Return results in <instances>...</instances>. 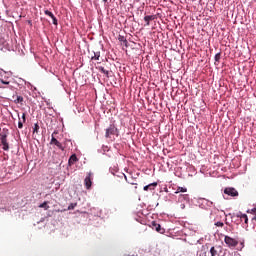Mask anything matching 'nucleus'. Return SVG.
Segmentation results:
<instances>
[{
  "mask_svg": "<svg viewBox=\"0 0 256 256\" xmlns=\"http://www.w3.org/2000/svg\"><path fill=\"white\" fill-rule=\"evenodd\" d=\"M125 37L124 36H119L118 37V41H120L121 43H123L125 41Z\"/></svg>",
  "mask_w": 256,
  "mask_h": 256,
  "instance_id": "obj_27",
  "label": "nucleus"
},
{
  "mask_svg": "<svg viewBox=\"0 0 256 256\" xmlns=\"http://www.w3.org/2000/svg\"><path fill=\"white\" fill-rule=\"evenodd\" d=\"M179 199H183L184 201H189V194H181Z\"/></svg>",
  "mask_w": 256,
  "mask_h": 256,
  "instance_id": "obj_18",
  "label": "nucleus"
},
{
  "mask_svg": "<svg viewBox=\"0 0 256 256\" xmlns=\"http://www.w3.org/2000/svg\"><path fill=\"white\" fill-rule=\"evenodd\" d=\"M117 133V127H115V124H112L106 129L105 137L106 139H109L111 138V135H117Z\"/></svg>",
  "mask_w": 256,
  "mask_h": 256,
  "instance_id": "obj_1",
  "label": "nucleus"
},
{
  "mask_svg": "<svg viewBox=\"0 0 256 256\" xmlns=\"http://www.w3.org/2000/svg\"><path fill=\"white\" fill-rule=\"evenodd\" d=\"M224 225H225V224H224L223 222H216V223H215V226H216V227H224Z\"/></svg>",
  "mask_w": 256,
  "mask_h": 256,
  "instance_id": "obj_25",
  "label": "nucleus"
},
{
  "mask_svg": "<svg viewBox=\"0 0 256 256\" xmlns=\"http://www.w3.org/2000/svg\"><path fill=\"white\" fill-rule=\"evenodd\" d=\"M1 145L3 146V151H9V141L7 140V133H4L0 137Z\"/></svg>",
  "mask_w": 256,
  "mask_h": 256,
  "instance_id": "obj_3",
  "label": "nucleus"
},
{
  "mask_svg": "<svg viewBox=\"0 0 256 256\" xmlns=\"http://www.w3.org/2000/svg\"><path fill=\"white\" fill-rule=\"evenodd\" d=\"M44 13H45V15H47L48 17H51V19H52L53 17H55V15L52 14V12L49 11V10H45Z\"/></svg>",
  "mask_w": 256,
  "mask_h": 256,
  "instance_id": "obj_19",
  "label": "nucleus"
},
{
  "mask_svg": "<svg viewBox=\"0 0 256 256\" xmlns=\"http://www.w3.org/2000/svg\"><path fill=\"white\" fill-rule=\"evenodd\" d=\"M236 217H239L241 219V221H244V223H249V218L247 217V214H242L241 212H239L238 214H236Z\"/></svg>",
  "mask_w": 256,
  "mask_h": 256,
  "instance_id": "obj_11",
  "label": "nucleus"
},
{
  "mask_svg": "<svg viewBox=\"0 0 256 256\" xmlns=\"http://www.w3.org/2000/svg\"><path fill=\"white\" fill-rule=\"evenodd\" d=\"M15 103H22L23 102V97L22 96H17L16 100H14Z\"/></svg>",
  "mask_w": 256,
  "mask_h": 256,
  "instance_id": "obj_21",
  "label": "nucleus"
},
{
  "mask_svg": "<svg viewBox=\"0 0 256 256\" xmlns=\"http://www.w3.org/2000/svg\"><path fill=\"white\" fill-rule=\"evenodd\" d=\"M25 117H26V114L23 113V114H22V122H23V123H25V121H27V119H26Z\"/></svg>",
  "mask_w": 256,
  "mask_h": 256,
  "instance_id": "obj_31",
  "label": "nucleus"
},
{
  "mask_svg": "<svg viewBox=\"0 0 256 256\" xmlns=\"http://www.w3.org/2000/svg\"><path fill=\"white\" fill-rule=\"evenodd\" d=\"M0 83H2V85H9L10 82L4 79H0Z\"/></svg>",
  "mask_w": 256,
  "mask_h": 256,
  "instance_id": "obj_24",
  "label": "nucleus"
},
{
  "mask_svg": "<svg viewBox=\"0 0 256 256\" xmlns=\"http://www.w3.org/2000/svg\"><path fill=\"white\" fill-rule=\"evenodd\" d=\"M219 247H211L209 251L205 252V256H217L219 255Z\"/></svg>",
  "mask_w": 256,
  "mask_h": 256,
  "instance_id": "obj_7",
  "label": "nucleus"
},
{
  "mask_svg": "<svg viewBox=\"0 0 256 256\" xmlns=\"http://www.w3.org/2000/svg\"><path fill=\"white\" fill-rule=\"evenodd\" d=\"M23 123H25V122H23V120L19 119V122H18L19 129H23Z\"/></svg>",
  "mask_w": 256,
  "mask_h": 256,
  "instance_id": "obj_23",
  "label": "nucleus"
},
{
  "mask_svg": "<svg viewBox=\"0 0 256 256\" xmlns=\"http://www.w3.org/2000/svg\"><path fill=\"white\" fill-rule=\"evenodd\" d=\"M52 20H53V25H57V17L53 16Z\"/></svg>",
  "mask_w": 256,
  "mask_h": 256,
  "instance_id": "obj_29",
  "label": "nucleus"
},
{
  "mask_svg": "<svg viewBox=\"0 0 256 256\" xmlns=\"http://www.w3.org/2000/svg\"><path fill=\"white\" fill-rule=\"evenodd\" d=\"M152 187H157V182L144 186V191H149Z\"/></svg>",
  "mask_w": 256,
  "mask_h": 256,
  "instance_id": "obj_14",
  "label": "nucleus"
},
{
  "mask_svg": "<svg viewBox=\"0 0 256 256\" xmlns=\"http://www.w3.org/2000/svg\"><path fill=\"white\" fill-rule=\"evenodd\" d=\"M224 193L225 195H229L230 197H239V192L233 187L225 188Z\"/></svg>",
  "mask_w": 256,
  "mask_h": 256,
  "instance_id": "obj_6",
  "label": "nucleus"
},
{
  "mask_svg": "<svg viewBox=\"0 0 256 256\" xmlns=\"http://www.w3.org/2000/svg\"><path fill=\"white\" fill-rule=\"evenodd\" d=\"M55 134H57V132H54V133L51 135L50 145H55V146L58 147V149H60L61 151H65V147H63V144H61V142H59V140H57V138H55Z\"/></svg>",
  "mask_w": 256,
  "mask_h": 256,
  "instance_id": "obj_2",
  "label": "nucleus"
},
{
  "mask_svg": "<svg viewBox=\"0 0 256 256\" xmlns=\"http://www.w3.org/2000/svg\"><path fill=\"white\" fill-rule=\"evenodd\" d=\"M122 45H124V47H129V42L127 40H124L122 42Z\"/></svg>",
  "mask_w": 256,
  "mask_h": 256,
  "instance_id": "obj_28",
  "label": "nucleus"
},
{
  "mask_svg": "<svg viewBox=\"0 0 256 256\" xmlns=\"http://www.w3.org/2000/svg\"><path fill=\"white\" fill-rule=\"evenodd\" d=\"M3 89H7V87L5 86H0V97H4L3 93L1 91H3Z\"/></svg>",
  "mask_w": 256,
  "mask_h": 256,
  "instance_id": "obj_26",
  "label": "nucleus"
},
{
  "mask_svg": "<svg viewBox=\"0 0 256 256\" xmlns=\"http://www.w3.org/2000/svg\"><path fill=\"white\" fill-rule=\"evenodd\" d=\"M40 209H45L47 211L49 209L48 202H43L42 204L39 205Z\"/></svg>",
  "mask_w": 256,
  "mask_h": 256,
  "instance_id": "obj_15",
  "label": "nucleus"
},
{
  "mask_svg": "<svg viewBox=\"0 0 256 256\" xmlns=\"http://www.w3.org/2000/svg\"><path fill=\"white\" fill-rule=\"evenodd\" d=\"M8 89H13V86H9Z\"/></svg>",
  "mask_w": 256,
  "mask_h": 256,
  "instance_id": "obj_35",
  "label": "nucleus"
},
{
  "mask_svg": "<svg viewBox=\"0 0 256 256\" xmlns=\"http://www.w3.org/2000/svg\"><path fill=\"white\" fill-rule=\"evenodd\" d=\"M224 242L228 247H237L239 245V241L235 240V238H232L230 236H225Z\"/></svg>",
  "mask_w": 256,
  "mask_h": 256,
  "instance_id": "obj_4",
  "label": "nucleus"
},
{
  "mask_svg": "<svg viewBox=\"0 0 256 256\" xmlns=\"http://www.w3.org/2000/svg\"><path fill=\"white\" fill-rule=\"evenodd\" d=\"M98 69H99V71H100L101 73H103L104 75H109V71L106 70L105 67L100 66Z\"/></svg>",
  "mask_w": 256,
  "mask_h": 256,
  "instance_id": "obj_17",
  "label": "nucleus"
},
{
  "mask_svg": "<svg viewBox=\"0 0 256 256\" xmlns=\"http://www.w3.org/2000/svg\"><path fill=\"white\" fill-rule=\"evenodd\" d=\"M175 193L176 194L177 193H187V188H185V187H178Z\"/></svg>",
  "mask_w": 256,
  "mask_h": 256,
  "instance_id": "obj_16",
  "label": "nucleus"
},
{
  "mask_svg": "<svg viewBox=\"0 0 256 256\" xmlns=\"http://www.w3.org/2000/svg\"><path fill=\"white\" fill-rule=\"evenodd\" d=\"M128 183H130V185H137V183H134L133 181L128 182Z\"/></svg>",
  "mask_w": 256,
  "mask_h": 256,
  "instance_id": "obj_33",
  "label": "nucleus"
},
{
  "mask_svg": "<svg viewBox=\"0 0 256 256\" xmlns=\"http://www.w3.org/2000/svg\"><path fill=\"white\" fill-rule=\"evenodd\" d=\"M128 183H130V185H137V183H134L133 181L128 182Z\"/></svg>",
  "mask_w": 256,
  "mask_h": 256,
  "instance_id": "obj_32",
  "label": "nucleus"
},
{
  "mask_svg": "<svg viewBox=\"0 0 256 256\" xmlns=\"http://www.w3.org/2000/svg\"><path fill=\"white\" fill-rule=\"evenodd\" d=\"M79 161V159H77V155L73 154L70 156L68 163L69 165H75V163H77Z\"/></svg>",
  "mask_w": 256,
  "mask_h": 256,
  "instance_id": "obj_12",
  "label": "nucleus"
},
{
  "mask_svg": "<svg viewBox=\"0 0 256 256\" xmlns=\"http://www.w3.org/2000/svg\"><path fill=\"white\" fill-rule=\"evenodd\" d=\"M123 179L127 181V176L125 174H122L121 177L116 178L115 180L116 187H121V182H123Z\"/></svg>",
  "mask_w": 256,
  "mask_h": 256,
  "instance_id": "obj_10",
  "label": "nucleus"
},
{
  "mask_svg": "<svg viewBox=\"0 0 256 256\" xmlns=\"http://www.w3.org/2000/svg\"><path fill=\"white\" fill-rule=\"evenodd\" d=\"M155 19H157L156 15H148L144 17V21H145V27H149L151 21H155Z\"/></svg>",
  "mask_w": 256,
  "mask_h": 256,
  "instance_id": "obj_9",
  "label": "nucleus"
},
{
  "mask_svg": "<svg viewBox=\"0 0 256 256\" xmlns=\"http://www.w3.org/2000/svg\"><path fill=\"white\" fill-rule=\"evenodd\" d=\"M219 61H221V53H217V54L215 55V62H216V63H219Z\"/></svg>",
  "mask_w": 256,
  "mask_h": 256,
  "instance_id": "obj_20",
  "label": "nucleus"
},
{
  "mask_svg": "<svg viewBox=\"0 0 256 256\" xmlns=\"http://www.w3.org/2000/svg\"><path fill=\"white\" fill-rule=\"evenodd\" d=\"M84 185L86 189H91L93 185V172H89L86 178L84 179Z\"/></svg>",
  "mask_w": 256,
  "mask_h": 256,
  "instance_id": "obj_5",
  "label": "nucleus"
},
{
  "mask_svg": "<svg viewBox=\"0 0 256 256\" xmlns=\"http://www.w3.org/2000/svg\"><path fill=\"white\" fill-rule=\"evenodd\" d=\"M152 229L157 231V233H165V229L161 227V224H158L157 222H152Z\"/></svg>",
  "mask_w": 256,
  "mask_h": 256,
  "instance_id": "obj_8",
  "label": "nucleus"
},
{
  "mask_svg": "<svg viewBox=\"0 0 256 256\" xmlns=\"http://www.w3.org/2000/svg\"><path fill=\"white\" fill-rule=\"evenodd\" d=\"M109 0H103L104 3H107Z\"/></svg>",
  "mask_w": 256,
  "mask_h": 256,
  "instance_id": "obj_34",
  "label": "nucleus"
},
{
  "mask_svg": "<svg viewBox=\"0 0 256 256\" xmlns=\"http://www.w3.org/2000/svg\"><path fill=\"white\" fill-rule=\"evenodd\" d=\"M39 132V124L34 125L33 128V133H38Z\"/></svg>",
  "mask_w": 256,
  "mask_h": 256,
  "instance_id": "obj_22",
  "label": "nucleus"
},
{
  "mask_svg": "<svg viewBox=\"0 0 256 256\" xmlns=\"http://www.w3.org/2000/svg\"><path fill=\"white\" fill-rule=\"evenodd\" d=\"M72 209H75V205H74V204H70V205L68 206V210H69V211H71Z\"/></svg>",
  "mask_w": 256,
  "mask_h": 256,
  "instance_id": "obj_30",
  "label": "nucleus"
},
{
  "mask_svg": "<svg viewBox=\"0 0 256 256\" xmlns=\"http://www.w3.org/2000/svg\"><path fill=\"white\" fill-rule=\"evenodd\" d=\"M254 212L256 213V208L254 209Z\"/></svg>",
  "mask_w": 256,
  "mask_h": 256,
  "instance_id": "obj_37",
  "label": "nucleus"
},
{
  "mask_svg": "<svg viewBox=\"0 0 256 256\" xmlns=\"http://www.w3.org/2000/svg\"><path fill=\"white\" fill-rule=\"evenodd\" d=\"M100 58H101V52L100 51L93 52V55H91V60L92 61H99Z\"/></svg>",
  "mask_w": 256,
  "mask_h": 256,
  "instance_id": "obj_13",
  "label": "nucleus"
},
{
  "mask_svg": "<svg viewBox=\"0 0 256 256\" xmlns=\"http://www.w3.org/2000/svg\"><path fill=\"white\" fill-rule=\"evenodd\" d=\"M0 132H1V128H0ZM3 134L0 133V137L2 136Z\"/></svg>",
  "mask_w": 256,
  "mask_h": 256,
  "instance_id": "obj_36",
  "label": "nucleus"
}]
</instances>
